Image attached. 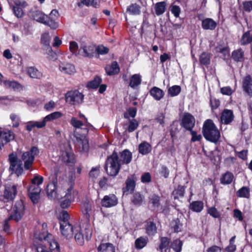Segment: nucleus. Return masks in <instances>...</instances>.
Returning <instances> with one entry per match:
<instances>
[{
	"label": "nucleus",
	"instance_id": "f257e3e1",
	"mask_svg": "<svg viewBox=\"0 0 252 252\" xmlns=\"http://www.w3.org/2000/svg\"><path fill=\"white\" fill-rule=\"evenodd\" d=\"M60 223L62 234L68 239L73 238L74 236L76 242L80 245L84 244V239L89 240L92 237L93 229L89 223L84 224L82 227L73 226L69 222L66 221Z\"/></svg>",
	"mask_w": 252,
	"mask_h": 252
},
{
	"label": "nucleus",
	"instance_id": "f03ea898",
	"mask_svg": "<svg viewBox=\"0 0 252 252\" xmlns=\"http://www.w3.org/2000/svg\"><path fill=\"white\" fill-rule=\"evenodd\" d=\"M205 138L211 142L216 143L220 138V133L213 121L208 119L205 121L202 128Z\"/></svg>",
	"mask_w": 252,
	"mask_h": 252
},
{
	"label": "nucleus",
	"instance_id": "7ed1b4c3",
	"mask_svg": "<svg viewBox=\"0 0 252 252\" xmlns=\"http://www.w3.org/2000/svg\"><path fill=\"white\" fill-rule=\"evenodd\" d=\"M43 181V178L35 176L32 181V185L30 186L28 192L29 196L33 203H36L39 198L41 188L39 186Z\"/></svg>",
	"mask_w": 252,
	"mask_h": 252
},
{
	"label": "nucleus",
	"instance_id": "20e7f679",
	"mask_svg": "<svg viewBox=\"0 0 252 252\" xmlns=\"http://www.w3.org/2000/svg\"><path fill=\"white\" fill-rule=\"evenodd\" d=\"M122 166L118 161V155L116 152L108 157L105 166V170L109 176H116L118 173Z\"/></svg>",
	"mask_w": 252,
	"mask_h": 252
},
{
	"label": "nucleus",
	"instance_id": "39448f33",
	"mask_svg": "<svg viewBox=\"0 0 252 252\" xmlns=\"http://www.w3.org/2000/svg\"><path fill=\"white\" fill-rule=\"evenodd\" d=\"M36 239L40 242H43L47 247H49L50 251L59 250V245L55 240L54 239L53 235L47 232L37 234L35 233L34 235Z\"/></svg>",
	"mask_w": 252,
	"mask_h": 252
},
{
	"label": "nucleus",
	"instance_id": "423d86ee",
	"mask_svg": "<svg viewBox=\"0 0 252 252\" xmlns=\"http://www.w3.org/2000/svg\"><path fill=\"white\" fill-rule=\"evenodd\" d=\"M70 123L74 128V134L75 132L78 133L80 129L82 131V133L87 134L89 129L93 128V126L88 122L87 119H85V121H84L73 117L71 118Z\"/></svg>",
	"mask_w": 252,
	"mask_h": 252
},
{
	"label": "nucleus",
	"instance_id": "0eeeda50",
	"mask_svg": "<svg viewBox=\"0 0 252 252\" xmlns=\"http://www.w3.org/2000/svg\"><path fill=\"white\" fill-rule=\"evenodd\" d=\"M39 154V150L36 147H32L30 151L24 152L21 156V159L24 162V168L29 169L32 166L35 157Z\"/></svg>",
	"mask_w": 252,
	"mask_h": 252
},
{
	"label": "nucleus",
	"instance_id": "6e6552de",
	"mask_svg": "<svg viewBox=\"0 0 252 252\" xmlns=\"http://www.w3.org/2000/svg\"><path fill=\"white\" fill-rule=\"evenodd\" d=\"M86 134H80L75 132L74 134V145L75 148L80 152H87L89 149L88 139L86 136Z\"/></svg>",
	"mask_w": 252,
	"mask_h": 252
},
{
	"label": "nucleus",
	"instance_id": "1a4fd4ad",
	"mask_svg": "<svg viewBox=\"0 0 252 252\" xmlns=\"http://www.w3.org/2000/svg\"><path fill=\"white\" fill-rule=\"evenodd\" d=\"M61 159L65 163H72L74 160V154L68 142H65L61 146Z\"/></svg>",
	"mask_w": 252,
	"mask_h": 252
},
{
	"label": "nucleus",
	"instance_id": "9d476101",
	"mask_svg": "<svg viewBox=\"0 0 252 252\" xmlns=\"http://www.w3.org/2000/svg\"><path fill=\"white\" fill-rule=\"evenodd\" d=\"M84 95L77 90L69 91L65 95L66 102L72 105H76L82 102Z\"/></svg>",
	"mask_w": 252,
	"mask_h": 252
},
{
	"label": "nucleus",
	"instance_id": "9b49d317",
	"mask_svg": "<svg viewBox=\"0 0 252 252\" xmlns=\"http://www.w3.org/2000/svg\"><path fill=\"white\" fill-rule=\"evenodd\" d=\"M8 159L10 162V170L18 175L21 174L23 172L22 161L13 153L9 155Z\"/></svg>",
	"mask_w": 252,
	"mask_h": 252
},
{
	"label": "nucleus",
	"instance_id": "f8f14e48",
	"mask_svg": "<svg viewBox=\"0 0 252 252\" xmlns=\"http://www.w3.org/2000/svg\"><path fill=\"white\" fill-rule=\"evenodd\" d=\"M95 53V46L91 43L82 42L79 53L84 57L91 58Z\"/></svg>",
	"mask_w": 252,
	"mask_h": 252
},
{
	"label": "nucleus",
	"instance_id": "ddd939ff",
	"mask_svg": "<svg viewBox=\"0 0 252 252\" xmlns=\"http://www.w3.org/2000/svg\"><path fill=\"white\" fill-rule=\"evenodd\" d=\"M24 210L25 207L22 200L17 201L13 208V214L8 220L13 219L16 221H19L24 215Z\"/></svg>",
	"mask_w": 252,
	"mask_h": 252
},
{
	"label": "nucleus",
	"instance_id": "4468645a",
	"mask_svg": "<svg viewBox=\"0 0 252 252\" xmlns=\"http://www.w3.org/2000/svg\"><path fill=\"white\" fill-rule=\"evenodd\" d=\"M59 69L62 73L65 75H73L76 72L75 66L71 63L65 62H60Z\"/></svg>",
	"mask_w": 252,
	"mask_h": 252
},
{
	"label": "nucleus",
	"instance_id": "2eb2a0df",
	"mask_svg": "<svg viewBox=\"0 0 252 252\" xmlns=\"http://www.w3.org/2000/svg\"><path fill=\"white\" fill-rule=\"evenodd\" d=\"M118 203V198L113 194L105 195L101 201V206L105 208L113 207L116 206Z\"/></svg>",
	"mask_w": 252,
	"mask_h": 252
},
{
	"label": "nucleus",
	"instance_id": "dca6fc26",
	"mask_svg": "<svg viewBox=\"0 0 252 252\" xmlns=\"http://www.w3.org/2000/svg\"><path fill=\"white\" fill-rule=\"evenodd\" d=\"M194 117L189 113H186L182 120V125L187 130H191L195 125Z\"/></svg>",
	"mask_w": 252,
	"mask_h": 252
},
{
	"label": "nucleus",
	"instance_id": "f3484780",
	"mask_svg": "<svg viewBox=\"0 0 252 252\" xmlns=\"http://www.w3.org/2000/svg\"><path fill=\"white\" fill-rule=\"evenodd\" d=\"M132 159V153L128 150H125L118 155V161L122 166L129 164Z\"/></svg>",
	"mask_w": 252,
	"mask_h": 252
},
{
	"label": "nucleus",
	"instance_id": "a211bd4d",
	"mask_svg": "<svg viewBox=\"0 0 252 252\" xmlns=\"http://www.w3.org/2000/svg\"><path fill=\"white\" fill-rule=\"evenodd\" d=\"M29 16L33 20L42 24L46 23V20L48 18L47 15L37 10H31L29 12Z\"/></svg>",
	"mask_w": 252,
	"mask_h": 252
},
{
	"label": "nucleus",
	"instance_id": "6ab92c4d",
	"mask_svg": "<svg viewBox=\"0 0 252 252\" xmlns=\"http://www.w3.org/2000/svg\"><path fill=\"white\" fill-rule=\"evenodd\" d=\"M234 115L232 110L225 109L221 113L220 122L224 125L230 124L234 120Z\"/></svg>",
	"mask_w": 252,
	"mask_h": 252
},
{
	"label": "nucleus",
	"instance_id": "aec40b11",
	"mask_svg": "<svg viewBox=\"0 0 252 252\" xmlns=\"http://www.w3.org/2000/svg\"><path fill=\"white\" fill-rule=\"evenodd\" d=\"M17 193V187L16 185L6 186L4 192V198L7 201L13 200Z\"/></svg>",
	"mask_w": 252,
	"mask_h": 252
},
{
	"label": "nucleus",
	"instance_id": "412c9836",
	"mask_svg": "<svg viewBox=\"0 0 252 252\" xmlns=\"http://www.w3.org/2000/svg\"><path fill=\"white\" fill-rule=\"evenodd\" d=\"M135 175H132L127 178L126 182V187L123 189L124 193L127 194L133 191L135 187Z\"/></svg>",
	"mask_w": 252,
	"mask_h": 252
},
{
	"label": "nucleus",
	"instance_id": "4be33fe9",
	"mask_svg": "<svg viewBox=\"0 0 252 252\" xmlns=\"http://www.w3.org/2000/svg\"><path fill=\"white\" fill-rule=\"evenodd\" d=\"M242 87L244 91L250 96H252V78L247 75L243 79Z\"/></svg>",
	"mask_w": 252,
	"mask_h": 252
},
{
	"label": "nucleus",
	"instance_id": "5701e85b",
	"mask_svg": "<svg viewBox=\"0 0 252 252\" xmlns=\"http://www.w3.org/2000/svg\"><path fill=\"white\" fill-rule=\"evenodd\" d=\"M202 28L205 30H214L217 26L216 21L209 18H206L202 20Z\"/></svg>",
	"mask_w": 252,
	"mask_h": 252
},
{
	"label": "nucleus",
	"instance_id": "b1692460",
	"mask_svg": "<svg viewBox=\"0 0 252 252\" xmlns=\"http://www.w3.org/2000/svg\"><path fill=\"white\" fill-rule=\"evenodd\" d=\"M170 239L166 237H161L157 250L160 252H167L169 249Z\"/></svg>",
	"mask_w": 252,
	"mask_h": 252
},
{
	"label": "nucleus",
	"instance_id": "393cba45",
	"mask_svg": "<svg viewBox=\"0 0 252 252\" xmlns=\"http://www.w3.org/2000/svg\"><path fill=\"white\" fill-rule=\"evenodd\" d=\"M149 206L155 209L160 205V196L156 194H152L149 197Z\"/></svg>",
	"mask_w": 252,
	"mask_h": 252
},
{
	"label": "nucleus",
	"instance_id": "a878e982",
	"mask_svg": "<svg viewBox=\"0 0 252 252\" xmlns=\"http://www.w3.org/2000/svg\"><path fill=\"white\" fill-rule=\"evenodd\" d=\"M71 188L67 189V192L64 195L65 199L61 202V206L63 209L66 208L69 206L71 200L74 198V196L71 194Z\"/></svg>",
	"mask_w": 252,
	"mask_h": 252
},
{
	"label": "nucleus",
	"instance_id": "bb28decb",
	"mask_svg": "<svg viewBox=\"0 0 252 252\" xmlns=\"http://www.w3.org/2000/svg\"><path fill=\"white\" fill-rule=\"evenodd\" d=\"M98 252H115L114 246L110 243L100 244L97 248Z\"/></svg>",
	"mask_w": 252,
	"mask_h": 252
},
{
	"label": "nucleus",
	"instance_id": "cd10ccee",
	"mask_svg": "<svg viewBox=\"0 0 252 252\" xmlns=\"http://www.w3.org/2000/svg\"><path fill=\"white\" fill-rule=\"evenodd\" d=\"M51 40V37L48 33H44L41 36V43L47 47V50L51 53V56L54 58L55 55V53L53 52L51 47L50 46V42Z\"/></svg>",
	"mask_w": 252,
	"mask_h": 252
},
{
	"label": "nucleus",
	"instance_id": "c85d7f7f",
	"mask_svg": "<svg viewBox=\"0 0 252 252\" xmlns=\"http://www.w3.org/2000/svg\"><path fill=\"white\" fill-rule=\"evenodd\" d=\"M142 81V77L140 74H135L129 77V86L132 88H135Z\"/></svg>",
	"mask_w": 252,
	"mask_h": 252
},
{
	"label": "nucleus",
	"instance_id": "c756f323",
	"mask_svg": "<svg viewBox=\"0 0 252 252\" xmlns=\"http://www.w3.org/2000/svg\"><path fill=\"white\" fill-rule=\"evenodd\" d=\"M106 73L109 75H113L118 74L120 71V68L116 62H113L110 65L105 67Z\"/></svg>",
	"mask_w": 252,
	"mask_h": 252
},
{
	"label": "nucleus",
	"instance_id": "7c9ffc66",
	"mask_svg": "<svg viewBox=\"0 0 252 252\" xmlns=\"http://www.w3.org/2000/svg\"><path fill=\"white\" fill-rule=\"evenodd\" d=\"M251 42H252V32L251 31H248L243 34L239 43L241 45H246Z\"/></svg>",
	"mask_w": 252,
	"mask_h": 252
},
{
	"label": "nucleus",
	"instance_id": "2f4dec72",
	"mask_svg": "<svg viewBox=\"0 0 252 252\" xmlns=\"http://www.w3.org/2000/svg\"><path fill=\"white\" fill-rule=\"evenodd\" d=\"M215 51L217 53L222 54L224 57H229L230 55L229 48L223 43L218 44L215 48Z\"/></svg>",
	"mask_w": 252,
	"mask_h": 252
},
{
	"label": "nucleus",
	"instance_id": "473e14b6",
	"mask_svg": "<svg viewBox=\"0 0 252 252\" xmlns=\"http://www.w3.org/2000/svg\"><path fill=\"white\" fill-rule=\"evenodd\" d=\"M150 94L157 100H160L164 96V92L160 89L154 87L150 91Z\"/></svg>",
	"mask_w": 252,
	"mask_h": 252
},
{
	"label": "nucleus",
	"instance_id": "72a5a7b5",
	"mask_svg": "<svg viewBox=\"0 0 252 252\" xmlns=\"http://www.w3.org/2000/svg\"><path fill=\"white\" fill-rule=\"evenodd\" d=\"M152 151L151 145L147 142L144 141L138 146L139 153L143 155H147Z\"/></svg>",
	"mask_w": 252,
	"mask_h": 252
},
{
	"label": "nucleus",
	"instance_id": "f704fd0d",
	"mask_svg": "<svg viewBox=\"0 0 252 252\" xmlns=\"http://www.w3.org/2000/svg\"><path fill=\"white\" fill-rule=\"evenodd\" d=\"M146 232L149 236L154 235L157 231L156 223L152 221H147L145 226Z\"/></svg>",
	"mask_w": 252,
	"mask_h": 252
},
{
	"label": "nucleus",
	"instance_id": "c9c22d12",
	"mask_svg": "<svg viewBox=\"0 0 252 252\" xmlns=\"http://www.w3.org/2000/svg\"><path fill=\"white\" fill-rule=\"evenodd\" d=\"M57 187L55 182L49 184L47 187V193L49 198H58L57 195Z\"/></svg>",
	"mask_w": 252,
	"mask_h": 252
},
{
	"label": "nucleus",
	"instance_id": "e433bc0d",
	"mask_svg": "<svg viewBox=\"0 0 252 252\" xmlns=\"http://www.w3.org/2000/svg\"><path fill=\"white\" fill-rule=\"evenodd\" d=\"M8 2L10 8L12 9L13 12L15 16L17 18H21L23 17L24 15L23 8L25 7H22V6H14L13 4L9 0H8Z\"/></svg>",
	"mask_w": 252,
	"mask_h": 252
},
{
	"label": "nucleus",
	"instance_id": "4c0bfd02",
	"mask_svg": "<svg viewBox=\"0 0 252 252\" xmlns=\"http://www.w3.org/2000/svg\"><path fill=\"white\" fill-rule=\"evenodd\" d=\"M166 3L165 1L157 2L155 5V10L156 14L157 16L162 15L164 13L166 10Z\"/></svg>",
	"mask_w": 252,
	"mask_h": 252
},
{
	"label": "nucleus",
	"instance_id": "58836bf2",
	"mask_svg": "<svg viewBox=\"0 0 252 252\" xmlns=\"http://www.w3.org/2000/svg\"><path fill=\"white\" fill-rule=\"evenodd\" d=\"M148 242L147 237H140L135 241V247L137 250L142 249L146 246Z\"/></svg>",
	"mask_w": 252,
	"mask_h": 252
},
{
	"label": "nucleus",
	"instance_id": "ea45409f",
	"mask_svg": "<svg viewBox=\"0 0 252 252\" xmlns=\"http://www.w3.org/2000/svg\"><path fill=\"white\" fill-rule=\"evenodd\" d=\"M141 7L136 3H132L126 8V12L130 15H139L141 13Z\"/></svg>",
	"mask_w": 252,
	"mask_h": 252
},
{
	"label": "nucleus",
	"instance_id": "a19ab883",
	"mask_svg": "<svg viewBox=\"0 0 252 252\" xmlns=\"http://www.w3.org/2000/svg\"><path fill=\"white\" fill-rule=\"evenodd\" d=\"M234 179V176L232 173L227 172L223 174L220 178V183L223 185L231 184Z\"/></svg>",
	"mask_w": 252,
	"mask_h": 252
},
{
	"label": "nucleus",
	"instance_id": "79ce46f5",
	"mask_svg": "<svg viewBox=\"0 0 252 252\" xmlns=\"http://www.w3.org/2000/svg\"><path fill=\"white\" fill-rule=\"evenodd\" d=\"M82 212L86 218L89 220L93 214L92 205L89 203H85L82 208Z\"/></svg>",
	"mask_w": 252,
	"mask_h": 252
},
{
	"label": "nucleus",
	"instance_id": "37998d69",
	"mask_svg": "<svg viewBox=\"0 0 252 252\" xmlns=\"http://www.w3.org/2000/svg\"><path fill=\"white\" fill-rule=\"evenodd\" d=\"M244 52L241 49L234 50L232 53V57L236 62H242L244 60Z\"/></svg>",
	"mask_w": 252,
	"mask_h": 252
},
{
	"label": "nucleus",
	"instance_id": "c03bdc74",
	"mask_svg": "<svg viewBox=\"0 0 252 252\" xmlns=\"http://www.w3.org/2000/svg\"><path fill=\"white\" fill-rule=\"evenodd\" d=\"M210 54L203 52L199 57V62L202 65L207 66L210 63Z\"/></svg>",
	"mask_w": 252,
	"mask_h": 252
},
{
	"label": "nucleus",
	"instance_id": "a18cd8bd",
	"mask_svg": "<svg viewBox=\"0 0 252 252\" xmlns=\"http://www.w3.org/2000/svg\"><path fill=\"white\" fill-rule=\"evenodd\" d=\"M15 136L14 133L9 130H4L2 129V138L3 142H8L14 139Z\"/></svg>",
	"mask_w": 252,
	"mask_h": 252
},
{
	"label": "nucleus",
	"instance_id": "49530a36",
	"mask_svg": "<svg viewBox=\"0 0 252 252\" xmlns=\"http://www.w3.org/2000/svg\"><path fill=\"white\" fill-rule=\"evenodd\" d=\"M34 239V243L36 247L37 252H52L43 242H40L38 239H36L35 238Z\"/></svg>",
	"mask_w": 252,
	"mask_h": 252
},
{
	"label": "nucleus",
	"instance_id": "de8ad7c7",
	"mask_svg": "<svg viewBox=\"0 0 252 252\" xmlns=\"http://www.w3.org/2000/svg\"><path fill=\"white\" fill-rule=\"evenodd\" d=\"M203 206V203L202 201H196L190 204V209L194 212H200L202 210Z\"/></svg>",
	"mask_w": 252,
	"mask_h": 252
},
{
	"label": "nucleus",
	"instance_id": "09e8293b",
	"mask_svg": "<svg viewBox=\"0 0 252 252\" xmlns=\"http://www.w3.org/2000/svg\"><path fill=\"white\" fill-rule=\"evenodd\" d=\"M29 75L33 78H39L41 76V73L33 67H29L27 69Z\"/></svg>",
	"mask_w": 252,
	"mask_h": 252
},
{
	"label": "nucleus",
	"instance_id": "8fccbe9b",
	"mask_svg": "<svg viewBox=\"0 0 252 252\" xmlns=\"http://www.w3.org/2000/svg\"><path fill=\"white\" fill-rule=\"evenodd\" d=\"M185 188L183 186H179L173 190L172 195L175 199H179L180 197H183L184 195Z\"/></svg>",
	"mask_w": 252,
	"mask_h": 252
},
{
	"label": "nucleus",
	"instance_id": "3c124183",
	"mask_svg": "<svg viewBox=\"0 0 252 252\" xmlns=\"http://www.w3.org/2000/svg\"><path fill=\"white\" fill-rule=\"evenodd\" d=\"M3 84L7 88H12L13 89H19L21 88V85L17 82L15 81L3 80Z\"/></svg>",
	"mask_w": 252,
	"mask_h": 252
},
{
	"label": "nucleus",
	"instance_id": "603ef678",
	"mask_svg": "<svg viewBox=\"0 0 252 252\" xmlns=\"http://www.w3.org/2000/svg\"><path fill=\"white\" fill-rule=\"evenodd\" d=\"M63 116L62 113L59 111L51 113L44 118V119L46 122L52 121L54 120H56L61 118Z\"/></svg>",
	"mask_w": 252,
	"mask_h": 252
},
{
	"label": "nucleus",
	"instance_id": "864d4df0",
	"mask_svg": "<svg viewBox=\"0 0 252 252\" xmlns=\"http://www.w3.org/2000/svg\"><path fill=\"white\" fill-rule=\"evenodd\" d=\"M101 82V79L98 76L94 77L93 80L89 82L87 87L91 89H96Z\"/></svg>",
	"mask_w": 252,
	"mask_h": 252
},
{
	"label": "nucleus",
	"instance_id": "5fc2aeb1",
	"mask_svg": "<svg viewBox=\"0 0 252 252\" xmlns=\"http://www.w3.org/2000/svg\"><path fill=\"white\" fill-rule=\"evenodd\" d=\"M237 195L240 197L249 198L250 195L249 189L246 187H242L237 191Z\"/></svg>",
	"mask_w": 252,
	"mask_h": 252
},
{
	"label": "nucleus",
	"instance_id": "6e6d98bb",
	"mask_svg": "<svg viewBox=\"0 0 252 252\" xmlns=\"http://www.w3.org/2000/svg\"><path fill=\"white\" fill-rule=\"evenodd\" d=\"M181 90V89L179 86L174 85L169 88L168 93L171 96H175L179 94Z\"/></svg>",
	"mask_w": 252,
	"mask_h": 252
},
{
	"label": "nucleus",
	"instance_id": "4d7b16f0",
	"mask_svg": "<svg viewBox=\"0 0 252 252\" xmlns=\"http://www.w3.org/2000/svg\"><path fill=\"white\" fill-rule=\"evenodd\" d=\"M109 51V49L107 47H105L102 45H98L96 47H95V52H96L98 56L100 55H104L107 54Z\"/></svg>",
	"mask_w": 252,
	"mask_h": 252
},
{
	"label": "nucleus",
	"instance_id": "13d9d810",
	"mask_svg": "<svg viewBox=\"0 0 252 252\" xmlns=\"http://www.w3.org/2000/svg\"><path fill=\"white\" fill-rule=\"evenodd\" d=\"M139 126V123L136 119H132L129 121L127 127V131L132 132L136 129Z\"/></svg>",
	"mask_w": 252,
	"mask_h": 252
},
{
	"label": "nucleus",
	"instance_id": "bf43d9fd",
	"mask_svg": "<svg viewBox=\"0 0 252 252\" xmlns=\"http://www.w3.org/2000/svg\"><path fill=\"white\" fill-rule=\"evenodd\" d=\"M137 110L135 108H129L126 112L124 113V118L128 119L129 117L134 118L136 115Z\"/></svg>",
	"mask_w": 252,
	"mask_h": 252
},
{
	"label": "nucleus",
	"instance_id": "052dcab7",
	"mask_svg": "<svg viewBox=\"0 0 252 252\" xmlns=\"http://www.w3.org/2000/svg\"><path fill=\"white\" fill-rule=\"evenodd\" d=\"M182 246V242L179 239L174 240L171 244L172 248L176 252H180L181 251Z\"/></svg>",
	"mask_w": 252,
	"mask_h": 252
},
{
	"label": "nucleus",
	"instance_id": "680f3d73",
	"mask_svg": "<svg viewBox=\"0 0 252 252\" xmlns=\"http://www.w3.org/2000/svg\"><path fill=\"white\" fill-rule=\"evenodd\" d=\"M170 10L176 18H178L181 13V9L179 6L171 5L170 6Z\"/></svg>",
	"mask_w": 252,
	"mask_h": 252
},
{
	"label": "nucleus",
	"instance_id": "e2e57ef3",
	"mask_svg": "<svg viewBox=\"0 0 252 252\" xmlns=\"http://www.w3.org/2000/svg\"><path fill=\"white\" fill-rule=\"evenodd\" d=\"M69 49L70 52L73 55L77 56L79 53V52H78V45L77 42H76L75 41L70 42Z\"/></svg>",
	"mask_w": 252,
	"mask_h": 252
},
{
	"label": "nucleus",
	"instance_id": "0e129e2a",
	"mask_svg": "<svg viewBox=\"0 0 252 252\" xmlns=\"http://www.w3.org/2000/svg\"><path fill=\"white\" fill-rule=\"evenodd\" d=\"M10 119L12 123V126L14 127H17L19 126L20 118L19 116L14 113L10 115Z\"/></svg>",
	"mask_w": 252,
	"mask_h": 252
},
{
	"label": "nucleus",
	"instance_id": "69168bd1",
	"mask_svg": "<svg viewBox=\"0 0 252 252\" xmlns=\"http://www.w3.org/2000/svg\"><path fill=\"white\" fill-rule=\"evenodd\" d=\"M155 120L157 123L163 126L165 123V114L163 112L158 113L156 116Z\"/></svg>",
	"mask_w": 252,
	"mask_h": 252
},
{
	"label": "nucleus",
	"instance_id": "338daca9",
	"mask_svg": "<svg viewBox=\"0 0 252 252\" xmlns=\"http://www.w3.org/2000/svg\"><path fill=\"white\" fill-rule=\"evenodd\" d=\"M208 213L214 218H219L220 216V213L215 207H211L208 210Z\"/></svg>",
	"mask_w": 252,
	"mask_h": 252
},
{
	"label": "nucleus",
	"instance_id": "774afa93",
	"mask_svg": "<svg viewBox=\"0 0 252 252\" xmlns=\"http://www.w3.org/2000/svg\"><path fill=\"white\" fill-rule=\"evenodd\" d=\"M244 10L248 12L252 11V1H245L243 2Z\"/></svg>",
	"mask_w": 252,
	"mask_h": 252
}]
</instances>
